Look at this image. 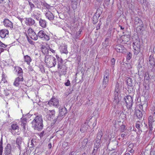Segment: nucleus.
Wrapping results in <instances>:
<instances>
[{
	"mask_svg": "<svg viewBox=\"0 0 155 155\" xmlns=\"http://www.w3.org/2000/svg\"><path fill=\"white\" fill-rule=\"evenodd\" d=\"M124 155H133V154H130V153H125Z\"/></svg>",
	"mask_w": 155,
	"mask_h": 155,
	"instance_id": "nucleus-64",
	"label": "nucleus"
},
{
	"mask_svg": "<svg viewBox=\"0 0 155 155\" xmlns=\"http://www.w3.org/2000/svg\"><path fill=\"white\" fill-rule=\"evenodd\" d=\"M70 81L69 80H67V82L65 83V85L66 86H69L70 85Z\"/></svg>",
	"mask_w": 155,
	"mask_h": 155,
	"instance_id": "nucleus-52",
	"label": "nucleus"
},
{
	"mask_svg": "<svg viewBox=\"0 0 155 155\" xmlns=\"http://www.w3.org/2000/svg\"><path fill=\"white\" fill-rule=\"evenodd\" d=\"M8 31L6 29H3L0 30V36L2 38L7 37L8 35Z\"/></svg>",
	"mask_w": 155,
	"mask_h": 155,
	"instance_id": "nucleus-14",
	"label": "nucleus"
},
{
	"mask_svg": "<svg viewBox=\"0 0 155 155\" xmlns=\"http://www.w3.org/2000/svg\"><path fill=\"white\" fill-rule=\"evenodd\" d=\"M135 114L139 119L141 118L143 116V114L141 111L137 109L135 110Z\"/></svg>",
	"mask_w": 155,
	"mask_h": 155,
	"instance_id": "nucleus-30",
	"label": "nucleus"
},
{
	"mask_svg": "<svg viewBox=\"0 0 155 155\" xmlns=\"http://www.w3.org/2000/svg\"><path fill=\"white\" fill-rule=\"evenodd\" d=\"M122 42L124 44H126V43L129 41L130 39L129 36L127 35H124L122 36Z\"/></svg>",
	"mask_w": 155,
	"mask_h": 155,
	"instance_id": "nucleus-31",
	"label": "nucleus"
},
{
	"mask_svg": "<svg viewBox=\"0 0 155 155\" xmlns=\"http://www.w3.org/2000/svg\"><path fill=\"white\" fill-rule=\"evenodd\" d=\"M28 41L30 43V44H31V45H34V43H35V42H34L33 41H32V40H31L30 39H28Z\"/></svg>",
	"mask_w": 155,
	"mask_h": 155,
	"instance_id": "nucleus-56",
	"label": "nucleus"
},
{
	"mask_svg": "<svg viewBox=\"0 0 155 155\" xmlns=\"http://www.w3.org/2000/svg\"><path fill=\"white\" fill-rule=\"evenodd\" d=\"M153 114L155 115V106H153L151 109Z\"/></svg>",
	"mask_w": 155,
	"mask_h": 155,
	"instance_id": "nucleus-50",
	"label": "nucleus"
},
{
	"mask_svg": "<svg viewBox=\"0 0 155 155\" xmlns=\"http://www.w3.org/2000/svg\"><path fill=\"white\" fill-rule=\"evenodd\" d=\"M56 58L57 61V65L58 68H59L61 67L62 66H64L63 64V60L62 59L60 58L58 56L56 55Z\"/></svg>",
	"mask_w": 155,
	"mask_h": 155,
	"instance_id": "nucleus-19",
	"label": "nucleus"
},
{
	"mask_svg": "<svg viewBox=\"0 0 155 155\" xmlns=\"http://www.w3.org/2000/svg\"><path fill=\"white\" fill-rule=\"evenodd\" d=\"M34 31L31 29V28H29L28 29V35L29 36L31 34H32L33 32H34Z\"/></svg>",
	"mask_w": 155,
	"mask_h": 155,
	"instance_id": "nucleus-45",
	"label": "nucleus"
},
{
	"mask_svg": "<svg viewBox=\"0 0 155 155\" xmlns=\"http://www.w3.org/2000/svg\"><path fill=\"white\" fill-rule=\"evenodd\" d=\"M59 49L61 52L62 53H64L65 54H67L68 53L67 47L66 45H63L59 47Z\"/></svg>",
	"mask_w": 155,
	"mask_h": 155,
	"instance_id": "nucleus-24",
	"label": "nucleus"
},
{
	"mask_svg": "<svg viewBox=\"0 0 155 155\" xmlns=\"http://www.w3.org/2000/svg\"><path fill=\"white\" fill-rule=\"evenodd\" d=\"M149 62L150 64V68H153L155 67V62L154 61V59L153 58V57L150 56L149 58Z\"/></svg>",
	"mask_w": 155,
	"mask_h": 155,
	"instance_id": "nucleus-26",
	"label": "nucleus"
},
{
	"mask_svg": "<svg viewBox=\"0 0 155 155\" xmlns=\"http://www.w3.org/2000/svg\"><path fill=\"white\" fill-rule=\"evenodd\" d=\"M71 5L72 8L74 9L77 8V2L76 0H71Z\"/></svg>",
	"mask_w": 155,
	"mask_h": 155,
	"instance_id": "nucleus-39",
	"label": "nucleus"
},
{
	"mask_svg": "<svg viewBox=\"0 0 155 155\" xmlns=\"http://www.w3.org/2000/svg\"><path fill=\"white\" fill-rule=\"evenodd\" d=\"M29 36L31 38L35 40H36L38 39V36L35 32H33Z\"/></svg>",
	"mask_w": 155,
	"mask_h": 155,
	"instance_id": "nucleus-37",
	"label": "nucleus"
},
{
	"mask_svg": "<svg viewBox=\"0 0 155 155\" xmlns=\"http://www.w3.org/2000/svg\"><path fill=\"white\" fill-rule=\"evenodd\" d=\"M24 59L25 61L28 64H29L31 61L30 57L27 55L24 56Z\"/></svg>",
	"mask_w": 155,
	"mask_h": 155,
	"instance_id": "nucleus-38",
	"label": "nucleus"
},
{
	"mask_svg": "<svg viewBox=\"0 0 155 155\" xmlns=\"http://www.w3.org/2000/svg\"><path fill=\"white\" fill-rule=\"evenodd\" d=\"M2 152H3L2 140V138L1 140L0 141V155H2Z\"/></svg>",
	"mask_w": 155,
	"mask_h": 155,
	"instance_id": "nucleus-41",
	"label": "nucleus"
},
{
	"mask_svg": "<svg viewBox=\"0 0 155 155\" xmlns=\"http://www.w3.org/2000/svg\"><path fill=\"white\" fill-rule=\"evenodd\" d=\"M5 155H12L11 152V146L10 144H8L6 146L4 151Z\"/></svg>",
	"mask_w": 155,
	"mask_h": 155,
	"instance_id": "nucleus-11",
	"label": "nucleus"
},
{
	"mask_svg": "<svg viewBox=\"0 0 155 155\" xmlns=\"http://www.w3.org/2000/svg\"><path fill=\"white\" fill-rule=\"evenodd\" d=\"M99 17V14H97V12H96L93 17V22L94 24H96L97 22Z\"/></svg>",
	"mask_w": 155,
	"mask_h": 155,
	"instance_id": "nucleus-28",
	"label": "nucleus"
},
{
	"mask_svg": "<svg viewBox=\"0 0 155 155\" xmlns=\"http://www.w3.org/2000/svg\"><path fill=\"white\" fill-rule=\"evenodd\" d=\"M39 24L40 26L43 28H45L47 26V22L44 20L40 18L39 21Z\"/></svg>",
	"mask_w": 155,
	"mask_h": 155,
	"instance_id": "nucleus-27",
	"label": "nucleus"
},
{
	"mask_svg": "<svg viewBox=\"0 0 155 155\" xmlns=\"http://www.w3.org/2000/svg\"><path fill=\"white\" fill-rule=\"evenodd\" d=\"M19 128V127L17 124H13L11 125V128L10 129V130L12 134L15 135V134L14 132L15 131L18 130Z\"/></svg>",
	"mask_w": 155,
	"mask_h": 155,
	"instance_id": "nucleus-16",
	"label": "nucleus"
},
{
	"mask_svg": "<svg viewBox=\"0 0 155 155\" xmlns=\"http://www.w3.org/2000/svg\"><path fill=\"white\" fill-rule=\"evenodd\" d=\"M22 138L19 137H18L16 140V144L17 145V147L20 150L21 148V143Z\"/></svg>",
	"mask_w": 155,
	"mask_h": 155,
	"instance_id": "nucleus-29",
	"label": "nucleus"
},
{
	"mask_svg": "<svg viewBox=\"0 0 155 155\" xmlns=\"http://www.w3.org/2000/svg\"><path fill=\"white\" fill-rule=\"evenodd\" d=\"M131 57L132 54L130 52H129L127 54V59L128 60H129L131 58Z\"/></svg>",
	"mask_w": 155,
	"mask_h": 155,
	"instance_id": "nucleus-48",
	"label": "nucleus"
},
{
	"mask_svg": "<svg viewBox=\"0 0 155 155\" xmlns=\"http://www.w3.org/2000/svg\"><path fill=\"white\" fill-rule=\"evenodd\" d=\"M45 62L49 67L52 68L55 66L56 64V59L54 57L48 56L45 57Z\"/></svg>",
	"mask_w": 155,
	"mask_h": 155,
	"instance_id": "nucleus-2",
	"label": "nucleus"
},
{
	"mask_svg": "<svg viewBox=\"0 0 155 155\" xmlns=\"http://www.w3.org/2000/svg\"><path fill=\"white\" fill-rule=\"evenodd\" d=\"M46 50H47V51H48V50L46 48H43V49H42V51L43 53H44V54H45L46 52H45V51Z\"/></svg>",
	"mask_w": 155,
	"mask_h": 155,
	"instance_id": "nucleus-58",
	"label": "nucleus"
},
{
	"mask_svg": "<svg viewBox=\"0 0 155 155\" xmlns=\"http://www.w3.org/2000/svg\"><path fill=\"white\" fill-rule=\"evenodd\" d=\"M47 114L51 118H53L55 116V111L54 110H49L48 111Z\"/></svg>",
	"mask_w": 155,
	"mask_h": 155,
	"instance_id": "nucleus-33",
	"label": "nucleus"
},
{
	"mask_svg": "<svg viewBox=\"0 0 155 155\" xmlns=\"http://www.w3.org/2000/svg\"><path fill=\"white\" fill-rule=\"evenodd\" d=\"M127 83L129 86H132L134 84V82L132 78H128L127 80Z\"/></svg>",
	"mask_w": 155,
	"mask_h": 155,
	"instance_id": "nucleus-36",
	"label": "nucleus"
},
{
	"mask_svg": "<svg viewBox=\"0 0 155 155\" xmlns=\"http://www.w3.org/2000/svg\"><path fill=\"white\" fill-rule=\"evenodd\" d=\"M23 80V77H18L15 80L13 83L14 85L16 87H19L20 85V82L21 81H22Z\"/></svg>",
	"mask_w": 155,
	"mask_h": 155,
	"instance_id": "nucleus-13",
	"label": "nucleus"
},
{
	"mask_svg": "<svg viewBox=\"0 0 155 155\" xmlns=\"http://www.w3.org/2000/svg\"><path fill=\"white\" fill-rule=\"evenodd\" d=\"M133 147V144H130L128 146V148L132 149Z\"/></svg>",
	"mask_w": 155,
	"mask_h": 155,
	"instance_id": "nucleus-59",
	"label": "nucleus"
},
{
	"mask_svg": "<svg viewBox=\"0 0 155 155\" xmlns=\"http://www.w3.org/2000/svg\"><path fill=\"white\" fill-rule=\"evenodd\" d=\"M3 51H4V49L0 48V54H1V52H3Z\"/></svg>",
	"mask_w": 155,
	"mask_h": 155,
	"instance_id": "nucleus-62",
	"label": "nucleus"
},
{
	"mask_svg": "<svg viewBox=\"0 0 155 155\" xmlns=\"http://www.w3.org/2000/svg\"><path fill=\"white\" fill-rule=\"evenodd\" d=\"M6 82H7V80L5 79V74L3 72V73L2 75V79L1 82L5 83Z\"/></svg>",
	"mask_w": 155,
	"mask_h": 155,
	"instance_id": "nucleus-43",
	"label": "nucleus"
},
{
	"mask_svg": "<svg viewBox=\"0 0 155 155\" xmlns=\"http://www.w3.org/2000/svg\"><path fill=\"white\" fill-rule=\"evenodd\" d=\"M144 26L140 25V26H137L136 28L137 32L138 34H140L142 33L144 29Z\"/></svg>",
	"mask_w": 155,
	"mask_h": 155,
	"instance_id": "nucleus-32",
	"label": "nucleus"
},
{
	"mask_svg": "<svg viewBox=\"0 0 155 155\" xmlns=\"http://www.w3.org/2000/svg\"><path fill=\"white\" fill-rule=\"evenodd\" d=\"M111 66L112 67H114L115 63V59L114 58H113L111 59Z\"/></svg>",
	"mask_w": 155,
	"mask_h": 155,
	"instance_id": "nucleus-46",
	"label": "nucleus"
},
{
	"mask_svg": "<svg viewBox=\"0 0 155 155\" xmlns=\"http://www.w3.org/2000/svg\"><path fill=\"white\" fill-rule=\"evenodd\" d=\"M115 48L117 52L120 53L122 52L123 51L125 50V48L124 46L120 45H117Z\"/></svg>",
	"mask_w": 155,
	"mask_h": 155,
	"instance_id": "nucleus-20",
	"label": "nucleus"
},
{
	"mask_svg": "<svg viewBox=\"0 0 155 155\" xmlns=\"http://www.w3.org/2000/svg\"><path fill=\"white\" fill-rule=\"evenodd\" d=\"M133 48L134 49V54L137 55L140 51V43L139 40H136L133 42Z\"/></svg>",
	"mask_w": 155,
	"mask_h": 155,
	"instance_id": "nucleus-5",
	"label": "nucleus"
},
{
	"mask_svg": "<svg viewBox=\"0 0 155 155\" xmlns=\"http://www.w3.org/2000/svg\"><path fill=\"white\" fill-rule=\"evenodd\" d=\"M98 149L94 148L92 152V155H97L96 154L97 152Z\"/></svg>",
	"mask_w": 155,
	"mask_h": 155,
	"instance_id": "nucleus-44",
	"label": "nucleus"
},
{
	"mask_svg": "<svg viewBox=\"0 0 155 155\" xmlns=\"http://www.w3.org/2000/svg\"><path fill=\"white\" fill-rule=\"evenodd\" d=\"M48 104L51 106H54L55 107L58 108L59 106V100L56 98L52 97L49 101Z\"/></svg>",
	"mask_w": 155,
	"mask_h": 155,
	"instance_id": "nucleus-6",
	"label": "nucleus"
},
{
	"mask_svg": "<svg viewBox=\"0 0 155 155\" xmlns=\"http://www.w3.org/2000/svg\"><path fill=\"white\" fill-rule=\"evenodd\" d=\"M128 152H129L131 153H134V150L132 149H130V150H129V148H128Z\"/></svg>",
	"mask_w": 155,
	"mask_h": 155,
	"instance_id": "nucleus-57",
	"label": "nucleus"
},
{
	"mask_svg": "<svg viewBox=\"0 0 155 155\" xmlns=\"http://www.w3.org/2000/svg\"><path fill=\"white\" fill-rule=\"evenodd\" d=\"M134 24L135 25H137V26H140V25L144 26L142 20L137 17L135 18Z\"/></svg>",
	"mask_w": 155,
	"mask_h": 155,
	"instance_id": "nucleus-18",
	"label": "nucleus"
},
{
	"mask_svg": "<svg viewBox=\"0 0 155 155\" xmlns=\"http://www.w3.org/2000/svg\"><path fill=\"white\" fill-rule=\"evenodd\" d=\"M154 121L153 120V117L151 116H150L148 118V125L149 127V129L150 130L152 131V130L153 127L152 125V123H154Z\"/></svg>",
	"mask_w": 155,
	"mask_h": 155,
	"instance_id": "nucleus-25",
	"label": "nucleus"
},
{
	"mask_svg": "<svg viewBox=\"0 0 155 155\" xmlns=\"http://www.w3.org/2000/svg\"><path fill=\"white\" fill-rule=\"evenodd\" d=\"M88 126L86 122L83 124L81 126L80 131L82 133H84L88 128Z\"/></svg>",
	"mask_w": 155,
	"mask_h": 155,
	"instance_id": "nucleus-23",
	"label": "nucleus"
},
{
	"mask_svg": "<svg viewBox=\"0 0 155 155\" xmlns=\"http://www.w3.org/2000/svg\"><path fill=\"white\" fill-rule=\"evenodd\" d=\"M4 25L6 27L12 29L13 28V24L11 21L8 19H5L3 21Z\"/></svg>",
	"mask_w": 155,
	"mask_h": 155,
	"instance_id": "nucleus-12",
	"label": "nucleus"
},
{
	"mask_svg": "<svg viewBox=\"0 0 155 155\" xmlns=\"http://www.w3.org/2000/svg\"><path fill=\"white\" fill-rule=\"evenodd\" d=\"M126 136V134H122L121 135V136L122 137L124 138Z\"/></svg>",
	"mask_w": 155,
	"mask_h": 155,
	"instance_id": "nucleus-60",
	"label": "nucleus"
},
{
	"mask_svg": "<svg viewBox=\"0 0 155 155\" xmlns=\"http://www.w3.org/2000/svg\"><path fill=\"white\" fill-rule=\"evenodd\" d=\"M44 5L47 9H49L50 8V5L47 3H44Z\"/></svg>",
	"mask_w": 155,
	"mask_h": 155,
	"instance_id": "nucleus-53",
	"label": "nucleus"
},
{
	"mask_svg": "<svg viewBox=\"0 0 155 155\" xmlns=\"http://www.w3.org/2000/svg\"><path fill=\"white\" fill-rule=\"evenodd\" d=\"M149 78L150 77L148 74H146L144 76V79L146 80H148L149 79Z\"/></svg>",
	"mask_w": 155,
	"mask_h": 155,
	"instance_id": "nucleus-51",
	"label": "nucleus"
},
{
	"mask_svg": "<svg viewBox=\"0 0 155 155\" xmlns=\"http://www.w3.org/2000/svg\"><path fill=\"white\" fill-rule=\"evenodd\" d=\"M38 37L44 39L46 41H48L50 39L49 36L46 34L45 32L43 30L40 31L38 33Z\"/></svg>",
	"mask_w": 155,
	"mask_h": 155,
	"instance_id": "nucleus-9",
	"label": "nucleus"
},
{
	"mask_svg": "<svg viewBox=\"0 0 155 155\" xmlns=\"http://www.w3.org/2000/svg\"><path fill=\"white\" fill-rule=\"evenodd\" d=\"M109 76V70H106L104 74V79L102 85L104 89L106 87L108 84Z\"/></svg>",
	"mask_w": 155,
	"mask_h": 155,
	"instance_id": "nucleus-4",
	"label": "nucleus"
},
{
	"mask_svg": "<svg viewBox=\"0 0 155 155\" xmlns=\"http://www.w3.org/2000/svg\"><path fill=\"white\" fill-rule=\"evenodd\" d=\"M127 107L128 109H130L133 105V100L131 97L130 95H128L124 98Z\"/></svg>",
	"mask_w": 155,
	"mask_h": 155,
	"instance_id": "nucleus-7",
	"label": "nucleus"
},
{
	"mask_svg": "<svg viewBox=\"0 0 155 155\" xmlns=\"http://www.w3.org/2000/svg\"><path fill=\"white\" fill-rule=\"evenodd\" d=\"M136 127L138 129L139 132H142L141 130L140 129V125L139 124H136Z\"/></svg>",
	"mask_w": 155,
	"mask_h": 155,
	"instance_id": "nucleus-49",
	"label": "nucleus"
},
{
	"mask_svg": "<svg viewBox=\"0 0 155 155\" xmlns=\"http://www.w3.org/2000/svg\"><path fill=\"white\" fill-rule=\"evenodd\" d=\"M40 14H36L34 13L33 14V16L34 17V18L37 20H39L40 17Z\"/></svg>",
	"mask_w": 155,
	"mask_h": 155,
	"instance_id": "nucleus-42",
	"label": "nucleus"
},
{
	"mask_svg": "<svg viewBox=\"0 0 155 155\" xmlns=\"http://www.w3.org/2000/svg\"><path fill=\"white\" fill-rule=\"evenodd\" d=\"M102 45L104 47H106L109 45L108 38H107L105 39V41L103 42Z\"/></svg>",
	"mask_w": 155,
	"mask_h": 155,
	"instance_id": "nucleus-40",
	"label": "nucleus"
},
{
	"mask_svg": "<svg viewBox=\"0 0 155 155\" xmlns=\"http://www.w3.org/2000/svg\"><path fill=\"white\" fill-rule=\"evenodd\" d=\"M46 18L52 21L54 18V16L53 14L50 11H48L45 14Z\"/></svg>",
	"mask_w": 155,
	"mask_h": 155,
	"instance_id": "nucleus-17",
	"label": "nucleus"
},
{
	"mask_svg": "<svg viewBox=\"0 0 155 155\" xmlns=\"http://www.w3.org/2000/svg\"><path fill=\"white\" fill-rule=\"evenodd\" d=\"M90 142H88V139L87 138L84 139L80 143L79 147L81 150H84L86 149L87 146Z\"/></svg>",
	"mask_w": 155,
	"mask_h": 155,
	"instance_id": "nucleus-8",
	"label": "nucleus"
},
{
	"mask_svg": "<svg viewBox=\"0 0 155 155\" xmlns=\"http://www.w3.org/2000/svg\"><path fill=\"white\" fill-rule=\"evenodd\" d=\"M21 125L24 129H25V126L26 124V118H22L21 119Z\"/></svg>",
	"mask_w": 155,
	"mask_h": 155,
	"instance_id": "nucleus-34",
	"label": "nucleus"
},
{
	"mask_svg": "<svg viewBox=\"0 0 155 155\" xmlns=\"http://www.w3.org/2000/svg\"><path fill=\"white\" fill-rule=\"evenodd\" d=\"M25 19V23L27 25L32 26L35 23V20L31 18H26Z\"/></svg>",
	"mask_w": 155,
	"mask_h": 155,
	"instance_id": "nucleus-10",
	"label": "nucleus"
},
{
	"mask_svg": "<svg viewBox=\"0 0 155 155\" xmlns=\"http://www.w3.org/2000/svg\"><path fill=\"white\" fill-rule=\"evenodd\" d=\"M67 109L65 107H61L59 108V116L62 117L65 116L67 114Z\"/></svg>",
	"mask_w": 155,
	"mask_h": 155,
	"instance_id": "nucleus-15",
	"label": "nucleus"
},
{
	"mask_svg": "<svg viewBox=\"0 0 155 155\" xmlns=\"http://www.w3.org/2000/svg\"><path fill=\"white\" fill-rule=\"evenodd\" d=\"M45 135V132L44 131H42V132H41L39 136L40 137H42L44 135Z\"/></svg>",
	"mask_w": 155,
	"mask_h": 155,
	"instance_id": "nucleus-54",
	"label": "nucleus"
},
{
	"mask_svg": "<svg viewBox=\"0 0 155 155\" xmlns=\"http://www.w3.org/2000/svg\"><path fill=\"white\" fill-rule=\"evenodd\" d=\"M15 70L16 72L18 73V77H23L22 73L23 71L22 69L18 66H16L15 67Z\"/></svg>",
	"mask_w": 155,
	"mask_h": 155,
	"instance_id": "nucleus-22",
	"label": "nucleus"
},
{
	"mask_svg": "<svg viewBox=\"0 0 155 155\" xmlns=\"http://www.w3.org/2000/svg\"><path fill=\"white\" fill-rule=\"evenodd\" d=\"M102 135V131L101 130L99 131L97 135L96 138L94 143V148L98 149L100 147V142Z\"/></svg>",
	"mask_w": 155,
	"mask_h": 155,
	"instance_id": "nucleus-3",
	"label": "nucleus"
},
{
	"mask_svg": "<svg viewBox=\"0 0 155 155\" xmlns=\"http://www.w3.org/2000/svg\"><path fill=\"white\" fill-rule=\"evenodd\" d=\"M29 4L31 10H32V9L33 8L35 7V5L33 4L31 2L29 1Z\"/></svg>",
	"mask_w": 155,
	"mask_h": 155,
	"instance_id": "nucleus-47",
	"label": "nucleus"
},
{
	"mask_svg": "<svg viewBox=\"0 0 155 155\" xmlns=\"http://www.w3.org/2000/svg\"><path fill=\"white\" fill-rule=\"evenodd\" d=\"M32 125L35 130H40L42 129L43 125L41 116L38 115L35 117L32 122Z\"/></svg>",
	"mask_w": 155,
	"mask_h": 155,
	"instance_id": "nucleus-1",
	"label": "nucleus"
},
{
	"mask_svg": "<svg viewBox=\"0 0 155 155\" xmlns=\"http://www.w3.org/2000/svg\"><path fill=\"white\" fill-rule=\"evenodd\" d=\"M48 147L49 148H51V143H49L48 145Z\"/></svg>",
	"mask_w": 155,
	"mask_h": 155,
	"instance_id": "nucleus-61",
	"label": "nucleus"
},
{
	"mask_svg": "<svg viewBox=\"0 0 155 155\" xmlns=\"http://www.w3.org/2000/svg\"><path fill=\"white\" fill-rule=\"evenodd\" d=\"M69 155H78L77 153H76L74 152H72L70 153Z\"/></svg>",
	"mask_w": 155,
	"mask_h": 155,
	"instance_id": "nucleus-55",
	"label": "nucleus"
},
{
	"mask_svg": "<svg viewBox=\"0 0 155 155\" xmlns=\"http://www.w3.org/2000/svg\"><path fill=\"white\" fill-rule=\"evenodd\" d=\"M58 68V69L59 72L61 73V75H65L66 74L67 67L65 65Z\"/></svg>",
	"mask_w": 155,
	"mask_h": 155,
	"instance_id": "nucleus-21",
	"label": "nucleus"
},
{
	"mask_svg": "<svg viewBox=\"0 0 155 155\" xmlns=\"http://www.w3.org/2000/svg\"><path fill=\"white\" fill-rule=\"evenodd\" d=\"M7 47V45L4 44H3L2 45V46L1 47L5 48Z\"/></svg>",
	"mask_w": 155,
	"mask_h": 155,
	"instance_id": "nucleus-63",
	"label": "nucleus"
},
{
	"mask_svg": "<svg viewBox=\"0 0 155 155\" xmlns=\"http://www.w3.org/2000/svg\"><path fill=\"white\" fill-rule=\"evenodd\" d=\"M119 90L118 88H116L115 91L114 92V98L115 100H117L119 98L118 97L119 95Z\"/></svg>",
	"mask_w": 155,
	"mask_h": 155,
	"instance_id": "nucleus-35",
	"label": "nucleus"
}]
</instances>
